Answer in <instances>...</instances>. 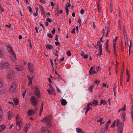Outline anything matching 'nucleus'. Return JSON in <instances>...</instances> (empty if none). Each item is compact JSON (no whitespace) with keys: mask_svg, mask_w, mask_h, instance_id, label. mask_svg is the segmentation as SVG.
<instances>
[{"mask_svg":"<svg viewBox=\"0 0 133 133\" xmlns=\"http://www.w3.org/2000/svg\"><path fill=\"white\" fill-rule=\"evenodd\" d=\"M56 88L57 91L58 92L60 93L61 92L60 90L58 89V88L57 86H56Z\"/></svg>","mask_w":133,"mask_h":133,"instance_id":"54","label":"nucleus"},{"mask_svg":"<svg viewBox=\"0 0 133 133\" xmlns=\"http://www.w3.org/2000/svg\"><path fill=\"white\" fill-rule=\"evenodd\" d=\"M106 103V101L105 100L102 99L100 100V105H101L103 104L104 105Z\"/></svg>","mask_w":133,"mask_h":133,"instance_id":"28","label":"nucleus"},{"mask_svg":"<svg viewBox=\"0 0 133 133\" xmlns=\"http://www.w3.org/2000/svg\"><path fill=\"white\" fill-rule=\"evenodd\" d=\"M55 30L54 28H53L52 30L51 31L52 34L53 35L55 33Z\"/></svg>","mask_w":133,"mask_h":133,"instance_id":"52","label":"nucleus"},{"mask_svg":"<svg viewBox=\"0 0 133 133\" xmlns=\"http://www.w3.org/2000/svg\"><path fill=\"white\" fill-rule=\"evenodd\" d=\"M34 95L37 97H39L40 96V92L38 89L37 87L35 88V90L34 92Z\"/></svg>","mask_w":133,"mask_h":133,"instance_id":"5","label":"nucleus"},{"mask_svg":"<svg viewBox=\"0 0 133 133\" xmlns=\"http://www.w3.org/2000/svg\"><path fill=\"white\" fill-rule=\"evenodd\" d=\"M103 118H101L99 119V120H98L97 121V122H100L101 123V122H102V121L103 120Z\"/></svg>","mask_w":133,"mask_h":133,"instance_id":"45","label":"nucleus"},{"mask_svg":"<svg viewBox=\"0 0 133 133\" xmlns=\"http://www.w3.org/2000/svg\"><path fill=\"white\" fill-rule=\"evenodd\" d=\"M109 48V46H106L105 49L107 51V52H109V51L108 50V49Z\"/></svg>","mask_w":133,"mask_h":133,"instance_id":"36","label":"nucleus"},{"mask_svg":"<svg viewBox=\"0 0 133 133\" xmlns=\"http://www.w3.org/2000/svg\"><path fill=\"white\" fill-rule=\"evenodd\" d=\"M93 102H92L95 103V104L96 105H97L98 104V101L97 100H93Z\"/></svg>","mask_w":133,"mask_h":133,"instance_id":"34","label":"nucleus"},{"mask_svg":"<svg viewBox=\"0 0 133 133\" xmlns=\"http://www.w3.org/2000/svg\"><path fill=\"white\" fill-rule=\"evenodd\" d=\"M36 110H29L28 112V115L30 116L31 115L34 114L37 112Z\"/></svg>","mask_w":133,"mask_h":133,"instance_id":"10","label":"nucleus"},{"mask_svg":"<svg viewBox=\"0 0 133 133\" xmlns=\"http://www.w3.org/2000/svg\"><path fill=\"white\" fill-rule=\"evenodd\" d=\"M41 130L42 132H45L48 130V128L46 127H44L41 128Z\"/></svg>","mask_w":133,"mask_h":133,"instance_id":"18","label":"nucleus"},{"mask_svg":"<svg viewBox=\"0 0 133 133\" xmlns=\"http://www.w3.org/2000/svg\"><path fill=\"white\" fill-rule=\"evenodd\" d=\"M61 103L62 105L65 106L67 102L66 100L62 99H61Z\"/></svg>","mask_w":133,"mask_h":133,"instance_id":"13","label":"nucleus"},{"mask_svg":"<svg viewBox=\"0 0 133 133\" xmlns=\"http://www.w3.org/2000/svg\"><path fill=\"white\" fill-rule=\"evenodd\" d=\"M7 47L8 50L9 51V53L12 55V56H13L14 55H15L14 52L12 50L11 47L8 45L6 46Z\"/></svg>","mask_w":133,"mask_h":133,"instance_id":"8","label":"nucleus"},{"mask_svg":"<svg viewBox=\"0 0 133 133\" xmlns=\"http://www.w3.org/2000/svg\"><path fill=\"white\" fill-rule=\"evenodd\" d=\"M88 57V55H86L85 56H83V57L84 58H87Z\"/></svg>","mask_w":133,"mask_h":133,"instance_id":"51","label":"nucleus"},{"mask_svg":"<svg viewBox=\"0 0 133 133\" xmlns=\"http://www.w3.org/2000/svg\"><path fill=\"white\" fill-rule=\"evenodd\" d=\"M124 41L125 42V43H127L128 41V38H126L124 39Z\"/></svg>","mask_w":133,"mask_h":133,"instance_id":"60","label":"nucleus"},{"mask_svg":"<svg viewBox=\"0 0 133 133\" xmlns=\"http://www.w3.org/2000/svg\"><path fill=\"white\" fill-rule=\"evenodd\" d=\"M41 13L42 14L45 15V13H46V12H45L44 11V10L43 9H41Z\"/></svg>","mask_w":133,"mask_h":133,"instance_id":"32","label":"nucleus"},{"mask_svg":"<svg viewBox=\"0 0 133 133\" xmlns=\"http://www.w3.org/2000/svg\"><path fill=\"white\" fill-rule=\"evenodd\" d=\"M50 4L52 6H53L55 5V4H54L52 2H51Z\"/></svg>","mask_w":133,"mask_h":133,"instance_id":"59","label":"nucleus"},{"mask_svg":"<svg viewBox=\"0 0 133 133\" xmlns=\"http://www.w3.org/2000/svg\"><path fill=\"white\" fill-rule=\"evenodd\" d=\"M15 68L16 70L19 71H21L22 70V68L20 66L17 67L16 66L15 67Z\"/></svg>","mask_w":133,"mask_h":133,"instance_id":"25","label":"nucleus"},{"mask_svg":"<svg viewBox=\"0 0 133 133\" xmlns=\"http://www.w3.org/2000/svg\"><path fill=\"white\" fill-rule=\"evenodd\" d=\"M68 4V6L69 7H70V0H69V3L68 2L67 3Z\"/></svg>","mask_w":133,"mask_h":133,"instance_id":"56","label":"nucleus"},{"mask_svg":"<svg viewBox=\"0 0 133 133\" xmlns=\"http://www.w3.org/2000/svg\"><path fill=\"white\" fill-rule=\"evenodd\" d=\"M47 91L48 92V93H49V94H52L53 93V91H51V90H47Z\"/></svg>","mask_w":133,"mask_h":133,"instance_id":"37","label":"nucleus"},{"mask_svg":"<svg viewBox=\"0 0 133 133\" xmlns=\"http://www.w3.org/2000/svg\"><path fill=\"white\" fill-rule=\"evenodd\" d=\"M12 113L10 111L8 112V119L9 120L10 119L12 116Z\"/></svg>","mask_w":133,"mask_h":133,"instance_id":"19","label":"nucleus"},{"mask_svg":"<svg viewBox=\"0 0 133 133\" xmlns=\"http://www.w3.org/2000/svg\"><path fill=\"white\" fill-rule=\"evenodd\" d=\"M19 39H22V36L21 35H19Z\"/></svg>","mask_w":133,"mask_h":133,"instance_id":"64","label":"nucleus"},{"mask_svg":"<svg viewBox=\"0 0 133 133\" xmlns=\"http://www.w3.org/2000/svg\"><path fill=\"white\" fill-rule=\"evenodd\" d=\"M126 72H127V74L128 75H128L129 76V72L128 71V69H126Z\"/></svg>","mask_w":133,"mask_h":133,"instance_id":"55","label":"nucleus"},{"mask_svg":"<svg viewBox=\"0 0 133 133\" xmlns=\"http://www.w3.org/2000/svg\"><path fill=\"white\" fill-rule=\"evenodd\" d=\"M131 117L132 119V121L133 122V105L131 106Z\"/></svg>","mask_w":133,"mask_h":133,"instance_id":"27","label":"nucleus"},{"mask_svg":"<svg viewBox=\"0 0 133 133\" xmlns=\"http://www.w3.org/2000/svg\"><path fill=\"white\" fill-rule=\"evenodd\" d=\"M107 32L106 34V36L107 37L108 36V35L109 34L110 30H109V27L108 26V27H107Z\"/></svg>","mask_w":133,"mask_h":133,"instance_id":"14","label":"nucleus"},{"mask_svg":"<svg viewBox=\"0 0 133 133\" xmlns=\"http://www.w3.org/2000/svg\"><path fill=\"white\" fill-rule=\"evenodd\" d=\"M27 78L29 80V85L30 84H31L32 83V81L33 78V76L32 77H31L28 75L27 76Z\"/></svg>","mask_w":133,"mask_h":133,"instance_id":"11","label":"nucleus"},{"mask_svg":"<svg viewBox=\"0 0 133 133\" xmlns=\"http://www.w3.org/2000/svg\"><path fill=\"white\" fill-rule=\"evenodd\" d=\"M21 122L20 119H18L17 118L16 124V126L18 127L19 126V123Z\"/></svg>","mask_w":133,"mask_h":133,"instance_id":"24","label":"nucleus"},{"mask_svg":"<svg viewBox=\"0 0 133 133\" xmlns=\"http://www.w3.org/2000/svg\"><path fill=\"white\" fill-rule=\"evenodd\" d=\"M2 66H1L2 68H5L6 69H9V64L8 62H5L1 63Z\"/></svg>","mask_w":133,"mask_h":133,"instance_id":"6","label":"nucleus"},{"mask_svg":"<svg viewBox=\"0 0 133 133\" xmlns=\"http://www.w3.org/2000/svg\"><path fill=\"white\" fill-rule=\"evenodd\" d=\"M67 55L69 56H71V52L70 51H67Z\"/></svg>","mask_w":133,"mask_h":133,"instance_id":"39","label":"nucleus"},{"mask_svg":"<svg viewBox=\"0 0 133 133\" xmlns=\"http://www.w3.org/2000/svg\"><path fill=\"white\" fill-rule=\"evenodd\" d=\"M94 83L95 84H97V85H98V84L99 83V82L97 80H95L94 81Z\"/></svg>","mask_w":133,"mask_h":133,"instance_id":"41","label":"nucleus"},{"mask_svg":"<svg viewBox=\"0 0 133 133\" xmlns=\"http://www.w3.org/2000/svg\"><path fill=\"white\" fill-rule=\"evenodd\" d=\"M76 131L78 133H84V132L82 130L79 128H77Z\"/></svg>","mask_w":133,"mask_h":133,"instance_id":"15","label":"nucleus"},{"mask_svg":"<svg viewBox=\"0 0 133 133\" xmlns=\"http://www.w3.org/2000/svg\"><path fill=\"white\" fill-rule=\"evenodd\" d=\"M46 47L49 49H51L53 48L52 46L50 44L46 45Z\"/></svg>","mask_w":133,"mask_h":133,"instance_id":"21","label":"nucleus"},{"mask_svg":"<svg viewBox=\"0 0 133 133\" xmlns=\"http://www.w3.org/2000/svg\"><path fill=\"white\" fill-rule=\"evenodd\" d=\"M10 58L13 62H15L16 60V58L15 55H14L13 56H10Z\"/></svg>","mask_w":133,"mask_h":133,"instance_id":"17","label":"nucleus"},{"mask_svg":"<svg viewBox=\"0 0 133 133\" xmlns=\"http://www.w3.org/2000/svg\"><path fill=\"white\" fill-rule=\"evenodd\" d=\"M125 115V113L121 115V118L123 119V121H124Z\"/></svg>","mask_w":133,"mask_h":133,"instance_id":"33","label":"nucleus"},{"mask_svg":"<svg viewBox=\"0 0 133 133\" xmlns=\"http://www.w3.org/2000/svg\"><path fill=\"white\" fill-rule=\"evenodd\" d=\"M14 71L12 70H10L9 71L7 76V78L11 79L14 77Z\"/></svg>","mask_w":133,"mask_h":133,"instance_id":"7","label":"nucleus"},{"mask_svg":"<svg viewBox=\"0 0 133 133\" xmlns=\"http://www.w3.org/2000/svg\"><path fill=\"white\" fill-rule=\"evenodd\" d=\"M111 122V120H109L106 123L102 128V130L100 131L101 133H104L107 131V129L108 128L109 125Z\"/></svg>","mask_w":133,"mask_h":133,"instance_id":"1","label":"nucleus"},{"mask_svg":"<svg viewBox=\"0 0 133 133\" xmlns=\"http://www.w3.org/2000/svg\"><path fill=\"white\" fill-rule=\"evenodd\" d=\"M121 124V127L119 126L118 129V131L119 132V133H122L123 130V124Z\"/></svg>","mask_w":133,"mask_h":133,"instance_id":"12","label":"nucleus"},{"mask_svg":"<svg viewBox=\"0 0 133 133\" xmlns=\"http://www.w3.org/2000/svg\"><path fill=\"white\" fill-rule=\"evenodd\" d=\"M85 109L86 110H87L88 109V111H89V109L92 110V108H91L90 107H87V108H86Z\"/></svg>","mask_w":133,"mask_h":133,"instance_id":"57","label":"nucleus"},{"mask_svg":"<svg viewBox=\"0 0 133 133\" xmlns=\"http://www.w3.org/2000/svg\"><path fill=\"white\" fill-rule=\"evenodd\" d=\"M47 36L50 38H52V36L51 34H47Z\"/></svg>","mask_w":133,"mask_h":133,"instance_id":"42","label":"nucleus"},{"mask_svg":"<svg viewBox=\"0 0 133 133\" xmlns=\"http://www.w3.org/2000/svg\"><path fill=\"white\" fill-rule=\"evenodd\" d=\"M59 42H55V45H57H57H59Z\"/></svg>","mask_w":133,"mask_h":133,"instance_id":"61","label":"nucleus"},{"mask_svg":"<svg viewBox=\"0 0 133 133\" xmlns=\"http://www.w3.org/2000/svg\"><path fill=\"white\" fill-rule=\"evenodd\" d=\"M65 10L66 12V13L67 15L68 14L69 10L68 6H66Z\"/></svg>","mask_w":133,"mask_h":133,"instance_id":"35","label":"nucleus"},{"mask_svg":"<svg viewBox=\"0 0 133 133\" xmlns=\"http://www.w3.org/2000/svg\"><path fill=\"white\" fill-rule=\"evenodd\" d=\"M116 122L115 121H114L113 123L111 125V127H114L115 124Z\"/></svg>","mask_w":133,"mask_h":133,"instance_id":"46","label":"nucleus"},{"mask_svg":"<svg viewBox=\"0 0 133 133\" xmlns=\"http://www.w3.org/2000/svg\"><path fill=\"white\" fill-rule=\"evenodd\" d=\"M94 85H92L90 86L89 87V90L91 92H92L93 91V87H94Z\"/></svg>","mask_w":133,"mask_h":133,"instance_id":"30","label":"nucleus"},{"mask_svg":"<svg viewBox=\"0 0 133 133\" xmlns=\"http://www.w3.org/2000/svg\"><path fill=\"white\" fill-rule=\"evenodd\" d=\"M93 69V67H91L89 71V74H90L92 72V70Z\"/></svg>","mask_w":133,"mask_h":133,"instance_id":"38","label":"nucleus"},{"mask_svg":"<svg viewBox=\"0 0 133 133\" xmlns=\"http://www.w3.org/2000/svg\"><path fill=\"white\" fill-rule=\"evenodd\" d=\"M28 68L29 69V71L30 72H33V69L32 66L31 64V63L29 62L28 64Z\"/></svg>","mask_w":133,"mask_h":133,"instance_id":"9","label":"nucleus"},{"mask_svg":"<svg viewBox=\"0 0 133 133\" xmlns=\"http://www.w3.org/2000/svg\"><path fill=\"white\" fill-rule=\"evenodd\" d=\"M28 8L29 12H32L31 8L30 6H29Z\"/></svg>","mask_w":133,"mask_h":133,"instance_id":"50","label":"nucleus"},{"mask_svg":"<svg viewBox=\"0 0 133 133\" xmlns=\"http://www.w3.org/2000/svg\"><path fill=\"white\" fill-rule=\"evenodd\" d=\"M13 101L15 104L16 105L18 104V100L17 98H14L13 99Z\"/></svg>","mask_w":133,"mask_h":133,"instance_id":"16","label":"nucleus"},{"mask_svg":"<svg viewBox=\"0 0 133 133\" xmlns=\"http://www.w3.org/2000/svg\"><path fill=\"white\" fill-rule=\"evenodd\" d=\"M3 81L2 78H0V88H1L3 86Z\"/></svg>","mask_w":133,"mask_h":133,"instance_id":"26","label":"nucleus"},{"mask_svg":"<svg viewBox=\"0 0 133 133\" xmlns=\"http://www.w3.org/2000/svg\"><path fill=\"white\" fill-rule=\"evenodd\" d=\"M100 44V42L99 41H98L97 42V45L98 46Z\"/></svg>","mask_w":133,"mask_h":133,"instance_id":"58","label":"nucleus"},{"mask_svg":"<svg viewBox=\"0 0 133 133\" xmlns=\"http://www.w3.org/2000/svg\"><path fill=\"white\" fill-rule=\"evenodd\" d=\"M75 28H74L72 31H71V33L72 34L75 33Z\"/></svg>","mask_w":133,"mask_h":133,"instance_id":"53","label":"nucleus"},{"mask_svg":"<svg viewBox=\"0 0 133 133\" xmlns=\"http://www.w3.org/2000/svg\"><path fill=\"white\" fill-rule=\"evenodd\" d=\"M46 20L49 23H50L52 21V20L51 19L49 18H47L46 19Z\"/></svg>","mask_w":133,"mask_h":133,"instance_id":"44","label":"nucleus"},{"mask_svg":"<svg viewBox=\"0 0 133 133\" xmlns=\"http://www.w3.org/2000/svg\"><path fill=\"white\" fill-rule=\"evenodd\" d=\"M50 62H51V64L52 67V68H54V64H53V61H52V60H51V59H50Z\"/></svg>","mask_w":133,"mask_h":133,"instance_id":"48","label":"nucleus"},{"mask_svg":"<svg viewBox=\"0 0 133 133\" xmlns=\"http://www.w3.org/2000/svg\"><path fill=\"white\" fill-rule=\"evenodd\" d=\"M59 7L58 5H57V7L56 8V10H57V11L58 12V10L59 9Z\"/></svg>","mask_w":133,"mask_h":133,"instance_id":"62","label":"nucleus"},{"mask_svg":"<svg viewBox=\"0 0 133 133\" xmlns=\"http://www.w3.org/2000/svg\"><path fill=\"white\" fill-rule=\"evenodd\" d=\"M102 51V44H101L99 46V52H100L99 54V56L101 55Z\"/></svg>","mask_w":133,"mask_h":133,"instance_id":"20","label":"nucleus"},{"mask_svg":"<svg viewBox=\"0 0 133 133\" xmlns=\"http://www.w3.org/2000/svg\"><path fill=\"white\" fill-rule=\"evenodd\" d=\"M31 102L32 104L34 106H36L37 105V99L34 96H32L30 98Z\"/></svg>","mask_w":133,"mask_h":133,"instance_id":"3","label":"nucleus"},{"mask_svg":"<svg viewBox=\"0 0 133 133\" xmlns=\"http://www.w3.org/2000/svg\"><path fill=\"white\" fill-rule=\"evenodd\" d=\"M43 104H42L41 105V107L40 108V112L39 113L40 114V116H41V114L43 111Z\"/></svg>","mask_w":133,"mask_h":133,"instance_id":"29","label":"nucleus"},{"mask_svg":"<svg viewBox=\"0 0 133 133\" xmlns=\"http://www.w3.org/2000/svg\"><path fill=\"white\" fill-rule=\"evenodd\" d=\"M84 10L83 9H81L80 11L81 14L82 15H83L84 12Z\"/></svg>","mask_w":133,"mask_h":133,"instance_id":"49","label":"nucleus"},{"mask_svg":"<svg viewBox=\"0 0 133 133\" xmlns=\"http://www.w3.org/2000/svg\"><path fill=\"white\" fill-rule=\"evenodd\" d=\"M91 106H96L97 105H96L95 104V103H94L93 102H91Z\"/></svg>","mask_w":133,"mask_h":133,"instance_id":"47","label":"nucleus"},{"mask_svg":"<svg viewBox=\"0 0 133 133\" xmlns=\"http://www.w3.org/2000/svg\"><path fill=\"white\" fill-rule=\"evenodd\" d=\"M16 82H13L10 88V91L11 92H14L16 88Z\"/></svg>","mask_w":133,"mask_h":133,"instance_id":"4","label":"nucleus"},{"mask_svg":"<svg viewBox=\"0 0 133 133\" xmlns=\"http://www.w3.org/2000/svg\"><path fill=\"white\" fill-rule=\"evenodd\" d=\"M122 111H124L126 109V105L125 104H124L123 107L121 109Z\"/></svg>","mask_w":133,"mask_h":133,"instance_id":"31","label":"nucleus"},{"mask_svg":"<svg viewBox=\"0 0 133 133\" xmlns=\"http://www.w3.org/2000/svg\"><path fill=\"white\" fill-rule=\"evenodd\" d=\"M51 119V118L46 117L44 119L41 121L45 123L49 127H51L52 126L51 124L50 123V121Z\"/></svg>","mask_w":133,"mask_h":133,"instance_id":"2","label":"nucleus"},{"mask_svg":"<svg viewBox=\"0 0 133 133\" xmlns=\"http://www.w3.org/2000/svg\"><path fill=\"white\" fill-rule=\"evenodd\" d=\"M6 92V91L4 89H2L0 91V95H2L4 94Z\"/></svg>","mask_w":133,"mask_h":133,"instance_id":"22","label":"nucleus"},{"mask_svg":"<svg viewBox=\"0 0 133 133\" xmlns=\"http://www.w3.org/2000/svg\"><path fill=\"white\" fill-rule=\"evenodd\" d=\"M114 54H116V49L115 48V47H114Z\"/></svg>","mask_w":133,"mask_h":133,"instance_id":"63","label":"nucleus"},{"mask_svg":"<svg viewBox=\"0 0 133 133\" xmlns=\"http://www.w3.org/2000/svg\"><path fill=\"white\" fill-rule=\"evenodd\" d=\"M116 40H114V42H113V47H115V45H116Z\"/></svg>","mask_w":133,"mask_h":133,"instance_id":"43","label":"nucleus"},{"mask_svg":"<svg viewBox=\"0 0 133 133\" xmlns=\"http://www.w3.org/2000/svg\"><path fill=\"white\" fill-rule=\"evenodd\" d=\"M116 122H117V126L118 127H121V124H123L124 125V124L122 123H121L119 122V120L118 119H117L116 120Z\"/></svg>","mask_w":133,"mask_h":133,"instance_id":"23","label":"nucleus"},{"mask_svg":"<svg viewBox=\"0 0 133 133\" xmlns=\"http://www.w3.org/2000/svg\"><path fill=\"white\" fill-rule=\"evenodd\" d=\"M14 125L13 124H10L8 126V127H9V129H11L12 128V127L14 126Z\"/></svg>","mask_w":133,"mask_h":133,"instance_id":"40","label":"nucleus"}]
</instances>
